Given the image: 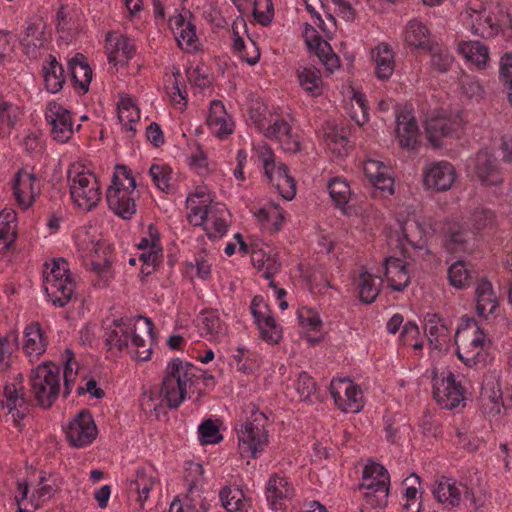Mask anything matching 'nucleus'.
Masks as SVG:
<instances>
[{
	"label": "nucleus",
	"mask_w": 512,
	"mask_h": 512,
	"mask_svg": "<svg viewBox=\"0 0 512 512\" xmlns=\"http://www.w3.org/2000/svg\"><path fill=\"white\" fill-rule=\"evenodd\" d=\"M153 322L150 318L115 321L107 332L106 344L110 350H126L133 359L147 361L152 355Z\"/></svg>",
	"instance_id": "nucleus-1"
},
{
	"label": "nucleus",
	"mask_w": 512,
	"mask_h": 512,
	"mask_svg": "<svg viewBox=\"0 0 512 512\" xmlns=\"http://www.w3.org/2000/svg\"><path fill=\"white\" fill-rule=\"evenodd\" d=\"M77 254L83 264L95 275L97 285L108 286L114 279L113 255L109 244L88 230H79L75 236Z\"/></svg>",
	"instance_id": "nucleus-2"
},
{
	"label": "nucleus",
	"mask_w": 512,
	"mask_h": 512,
	"mask_svg": "<svg viewBox=\"0 0 512 512\" xmlns=\"http://www.w3.org/2000/svg\"><path fill=\"white\" fill-rule=\"evenodd\" d=\"M201 377V370L195 365L180 358L170 360L167 363L160 390L166 405L171 409H177L193 392Z\"/></svg>",
	"instance_id": "nucleus-3"
},
{
	"label": "nucleus",
	"mask_w": 512,
	"mask_h": 512,
	"mask_svg": "<svg viewBox=\"0 0 512 512\" xmlns=\"http://www.w3.org/2000/svg\"><path fill=\"white\" fill-rule=\"evenodd\" d=\"M245 420L237 428L238 446L242 457L256 458L268 444L267 416L254 404L246 406Z\"/></svg>",
	"instance_id": "nucleus-4"
},
{
	"label": "nucleus",
	"mask_w": 512,
	"mask_h": 512,
	"mask_svg": "<svg viewBox=\"0 0 512 512\" xmlns=\"http://www.w3.org/2000/svg\"><path fill=\"white\" fill-rule=\"evenodd\" d=\"M136 181L131 171L124 166H119L114 173L112 184L106 192L109 208L123 219H131L136 213Z\"/></svg>",
	"instance_id": "nucleus-5"
},
{
	"label": "nucleus",
	"mask_w": 512,
	"mask_h": 512,
	"mask_svg": "<svg viewBox=\"0 0 512 512\" xmlns=\"http://www.w3.org/2000/svg\"><path fill=\"white\" fill-rule=\"evenodd\" d=\"M504 14L503 6L498 3L484 4L473 1L461 16L474 35L492 38L499 33L502 26H505Z\"/></svg>",
	"instance_id": "nucleus-6"
},
{
	"label": "nucleus",
	"mask_w": 512,
	"mask_h": 512,
	"mask_svg": "<svg viewBox=\"0 0 512 512\" xmlns=\"http://www.w3.org/2000/svg\"><path fill=\"white\" fill-rule=\"evenodd\" d=\"M69 192L74 204L83 211H91L101 198L102 191L97 177L79 164H73L67 173Z\"/></svg>",
	"instance_id": "nucleus-7"
},
{
	"label": "nucleus",
	"mask_w": 512,
	"mask_h": 512,
	"mask_svg": "<svg viewBox=\"0 0 512 512\" xmlns=\"http://www.w3.org/2000/svg\"><path fill=\"white\" fill-rule=\"evenodd\" d=\"M43 287L55 307H64L68 304L74 293L75 282L65 259L59 258L45 265Z\"/></svg>",
	"instance_id": "nucleus-8"
},
{
	"label": "nucleus",
	"mask_w": 512,
	"mask_h": 512,
	"mask_svg": "<svg viewBox=\"0 0 512 512\" xmlns=\"http://www.w3.org/2000/svg\"><path fill=\"white\" fill-rule=\"evenodd\" d=\"M458 358L468 367L484 360L487 337L472 318H463L455 334Z\"/></svg>",
	"instance_id": "nucleus-9"
},
{
	"label": "nucleus",
	"mask_w": 512,
	"mask_h": 512,
	"mask_svg": "<svg viewBox=\"0 0 512 512\" xmlns=\"http://www.w3.org/2000/svg\"><path fill=\"white\" fill-rule=\"evenodd\" d=\"M30 384L38 404L44 408L51 407L60 391V368L52 362L38 365L31 372Z\"/></svg>",
	"instance_id": "nucleus-10"
},
{
	"label": "nucleus",
	"mask_w": 512,
	"mask_h": 512,
	"mask_svg": "<svg viewBox=\"0 0 512 512\" xmlns=\"http://www.w3.org/2000/svg\"><path fill=\"white\" fill-rule=\"evenodd\" d=\"M362 489H365L366 502L373 507L385 506L390 490V475L379 463L369 461L363 469Z\"/></svg>",
	"instance_id": "nucleus-11"
},
{
	"label": "nucleus",
	"mask_w": 512,
	"mask_h": 512,
	"mask_svg": "<svg viewBox=\"0 0 512 512\" xmlns=\"http://www.w3.org/2000/svg\"><path fill=\"white\" fill-rule=\"evenodd\" d=\"M57 490V480L53 475H42L30 497H28V484L26 482H18L17 493L15 495L18 512H31L27 507L28 505L33 510L41 508L54 496Z\"/></svg>",
	"instance_id": "nucleus-12"
},
{
	"label": "nucleus",
	"mask_w": 512,
	"mask_h": 512,
	"mask_svg": "<svg viewBox=\"0 0 512 512\" xmlns=\"http://www.w3.org/2000/svg\"><path fill=\"white\" fill-rule=\"evenodd\" d=\"M433 396L445 409H454L464 403L465 390L450 370H433Z\"/></svg>",
	"instance_id": "nucleus-13"
},
{
	"label": "nucleus",
	"mask_w": 512,
	"mask_h": 512,
	"mask_svg": "<svg viewBox=\"0 0 512 512\" xmlns=\"http://www.w3.org/2000/svg\"><path fill=\"white\" fill-rule=\"evenodd\" d=\"M432 494L436 501L447 509L459 507L463 499L472 504L475 503V496L471 488L447 476H440L435 480Z\"/></svg>",
	"instance_id": "nucleus-14"
},
{
	"label": "nucleus",
	"mask_w": 512,
	"mask_h": 512,
	"mask_svg": "<svg viewBox=\"0 0 512 512\" xmlns=\"http://www.w3.org/2000/svg\"><path fill=\"white\" fill-rule=\"evenodd\" d=\"M45 119L52 138L59 143H67L80 129V125L75 126L71 111L56 101L47 103Z\"/></svg>",
	"instance_id": "nucleus-15"
},
{
	"label": "nucleus",
	"mask_w": 512,
	"mask_h": 512,
	"mask_svg": "<svg viewBox=\"0 0 512 512\" xmlns=\"http://www.w3.org/2000/svg\"><path fill=\"white\" fill-rule=\"evenodd\" d=\"M330 394L336 406L345 413H358L363 409L362 390L349 378L333 379Z\"/></svg>",
	"instance_id": "nucleus-16"
},
{
	"label": "nucleus",
	"mask_w": 512,
	"mask_h": 512,
	"mask_svg": "<svg viewBox=\"0 0 512 512\" xmlns=\"http://www.w3.org/2000/svg\"><path fill=\"white\" fill-rule=\"evenodd\" d=\"M260 338L269 344H278L282 339V328L274 319L262 296H255L250 306Z\"/></svg>",
	"instance_id": "nucleus-17"
},
{
	"label": "nucleus",
	"mask_w": 512,
	"mask_h": 512,
	"mask_svg": "<svg viewBox=\"0 0 512 512\" xmlns=\"http://www.w3.org/2000/svg\"><path fill=\"white\" fill-rule=\"evenodd\" d=\"M72 446L81 448L90 445L98 435L95 421L89 411L82 410L71 419L65 428Z\"/></svg>",
	"instance_id": "nucleus-18"
},
{
	"label": "nucleus",
	"mask_w": 512,
	"mask_h": 512,
	"mask_svg": "<svg viewBox=\"0 0 512 512\" xmlns=\"http://www.w3.org/2000/svg\"><path fill=\"white\" fill-rule=\"evenodd\" d=\"M469 173L473 174L481 183L498 185L502 182V172L496 157L488 150L479 151L467 166Z\"/></svg>",
	"instance_id": "nucleus-19"
},
{
	"label": "nucleus",
	"mask_w": 512,
	"mask_h": 512,
	"mask_svg": "<svg viewBox=\"0 0 512 512\" xmlns=\"http://www.w3.org/2000/svg\"><path fill=\"white\" fill-rule=\"evenodd\" d=\"M23 377L15 374L13 382H7L3 387L2 404L8 409L13 422L19 426L28 412V404L23 392Z\"/></svg>",
	"instance_id": "nucleus-20"
},
{
	"label": "nucleus",
	"mask_w": 512,
	"mask_h": 512,
	"mask_svg": "<svg viewBox=\"0 0 512 512\" xmlns=\"http://www.w3.org/2000/svg\"><path fill=\"white\" fill-rule=\"evenodd\" d=\"M462 116L457 113L453 116H435L427 119V138L434 148L441 146V139L452 136L463 127Z\"/></svg>",
	"instance_id": "nucleus-21"
},
{
	"label": "nucleus",
	"mask_w": 512,
	"mask_h": 512,
	"mask_svg": "<svg viewBox=\"0 0 512 512\" xmlns=\"http://www.w3.org/2000/svg\"><path fill=\"white\" fill-rule=\"evenodd\" d=\"M455 180V168L447 161L432 163L423 172V184L426 189L447 191L453 186Z\"/></svg>",
	"instance_id": "nucleus-22"
},
{
	"label": "nucleus",
	"mask_w": 512,
	"mask_h": 512,
	"mask_svg": "<svg viewBox=\"0 0 512 512\" xmlns=\"http://www.w3.org/2000/svg\"><path fill=\"white\" fill-rule=\"evenodd\" d=\"M262 133L266 138L277 141L285 152L296 153L300 150L298 136L284 119L271 117Z\"/></svg>",
	"instance_id": "nucleus-23"
},
{
	"label": "nucleus",
	"mask_w": 512,
	"mask_h": 512,
	"mask_svg": "<svg viewBox=\"0 0 512 512\" xmlns=\"http://www.w3.org/2000/svg\"><path fill=\"white\" fill-rule=\"evenodd\" d=\"M158 481V473L152 466L137 468L134 477L129 481L128 491L131 495H136L135 501L140 508H143Z\"/></svg>",
	"instance_id": "nucleus-24"
},
{
	"label": "nucleus",
	"mask_w": 512,
	"mask_h": 512,
	"mask_svg": "<svg viewBox=\"0 0 512 512\" xmlns=\"http://www.w3.org/2000/svg\"><path fill=\"white\" fill-rule=\"evenodd\" d=\"M13 189L16 201L23 209L29 208L34 203L40 191L35 174L27 168L17 172Z\"/></svg>",
	"instance_id": "nucleus-25"
},
{
	"label": "nucleus",
	"mask_w": 512,
	"mask_h": 512,
	"mask_svg": "<svg viewBox=\"0 0 512 512\" xmlns=\"http://www.w3.org/2000/svg\"><path fill=\"white\" fill-rule=\"evenodd\" d=\"M304 37L309 49L314 50L320 62L326 67L330 73L340 67L338 56L333 52L330 44L318 36L315 28L306 24Z\"/></svg>",
	"instance_id": "nucleus-26"
},
{
	"label": "nucleus",
	"mask_w": 512,
	"mask_h": 512,
	"mask_svg": "<svg viewBox=\"0 0 512 512\" xmlns=\"http://www.w3.org/2000/svg\"><path fill=\"white\" fill-rule=\"evenodd\" d=\"M403 239L412 247L416 258H425L430 254L426 243V229L415 217H408L401 225Z\"/></svg>",
	"instance_id": "nucleus-27"
},
{
	"label": "nucleus",
	"mask_w": 512,
	"mask_h": 512,
	"mask_svg": "<svg viewBox=\"0 0 512 512\" xmlns=\"http://www.w3.org/2000/svg\"><path fill=\"white\" fill-rule=\"evenodd\" d=\"M294 495V488L288 479L280 475H272L266 486V499L274 511H282L286 503Z\"/></svg>",
	"instance_id": "nucleus-28"
},
{
	"label": "nucleus",
	"mask_w": 512,
	"mask_h": 512,
	"mask_svg": "<svg viewBox=\"0 0 512 512\" xmlns=\"http://www.w3.org/2000/svg\"><path fill=\"white\" fill-rule=\"evenodd\" d=\"M48 346V336L39 322L29 323L23 332V351L31 362L38 360Z\"/></svg>",
	"instance_id": "nucleus-29"
},
{
	"label": "nucleus",
	"mask_w": 512,
	"mask_h": 512,
	"mask_svg": "<svg viewBox=\"0 0 512 512\" xmlns=\"http://www.w3.org/2000/svg\"><path fill=\"white\" fill-rule=\"evenodd\" d=\"M207 125L210 132L221 140L226 139L233 133L234 122L221 101L213 100L210 103Z\"/></svg>",
	"instance_id": "nucleus-30"
},
{
	"label": "nucleus",
	"mask_w": 512,
	"mask_h": 512,
	"mask_svg": "<svg viewBox=\"0 0 512 512\" xmlns=\"http://www.w3.org/2000/svg\"><path fill=\"white\" fill-rule=\"evenodd\" d=\"M108 60L114 65L124 64L132 58L135 47L131 39L118 32H109L106 36Z\"/></svg>",
	"instance_id": "nucleus-31"
},
{
	"label": "nucleus",
	"mask_w": 512,
	"mask_h": 512,
	"mask_svg": "<svg viewBox=\"0 0 512 512\" xmlns=\"http://www.w3.org/2000/svg\"><path fill=\"white\" fill-rule=\"evenodd\" d=\"M363 171L374 187L390 195L394 193V179L388 165L378 160L368 159L363 164Z\"/></svg>",
	"instance_id": "nucleus-32"
},
{
	"label": "nucleus",
	"mask_w": 512,
	"mask_h": 512,
	"mask_svg": "<svg viewBox=\"0 0 512 512\" xmlns=\"http://www.w3.org/2000/svg\"><path fill=\"white\" fill-rule=\"evenodd\" d=\"M187 219L192 225H202L208 210L215 204L206 188H197L187 200Z\"/></svg>",
	"instance_id": "nucleus-33"
},
{
	"label": "nucleus",
	"mask_w": 512,
	"mask_h": 512,
	"mask_svg": "<svg viewBox=\"0 0 512 512\" xmlns=\"http://www.w3.org/2000/svg\"><path fill=\"white\" fill-rule=\"evenodd\" d=\"M45 28L46 25L41 19L32 20L27 24L21 45L28 56H36L37 51L47 45L49 36Z\"/></svg>",
	"instance_id": "nucleus-34"
},
{
	"label": "nucleus",
	"mask_w": 512,
	"mask_h": 512,
	"mask_svg": "<svg viewBox=\"0 0 512 512\" xmlns=\"http://www.w3.org/2000/svg\"><path fill=\"white\" fill-rule=\"evenodd\" d=\"M169 24L175 33V38L181 49L187 52L196 51L198 48V38L195 27L186 22L182 14H177L169 19Z\"/></svg>",
	"instance_id": "nucleus-35"
},
{
	"label": "nucleus",
	"mask_w": 512,
	"mask_h": 512,
	"mask_svg": "<svg viewBox=\"0 0 512 512\" xmlns=\"http://www.w3.org/2000/svg\"><path fill=\"white\" fill-rule=\"evenodd\" d=\"M137 247L142 251L139 259L147 266H157L162 258V248L157 229L151 224L148 228V236L141 238Z\"/></svg>",
	"instance_id": "nucleus-36"
},
{
	"label": "nucleus",
	"mask_w": 512,
	"mask_h": 512,
	"mask_svg": "<svg viewBox=\"0 0 512 512\" xmlns=\"http://www.w3.org/2000/svg\"><path fill=\"white\" fill-rule=\"evenodd\" d=\"M229 212L224 204L215 203L210 210H208L201 226H203L209 238H221L228 228L227 219Z\"/></svg>",
	"instance_id": "nucleus-37"
},
{
	"label": "nucleus",
	"mask_w": 512,
	"mask_h": 512,
	"mask_svg": "<svg viewBox=\"0 0 512 512\" xmlns=\"http://www.w3.org/2000/svg\"><path fill=\"white\" fill-rule=\"evenodd\" d=\"M385 276L389 286L394 291H403L410 283V273L407 263L396 257H388L384 262Z\"/></svg>",
	"instance_id": "nucleus-38"
},
{
	"label": "nucleus",
	"mask_w": 512,
	"mask_h": 512,
	"mask_svg": "<svg viewBox=\"0 0 512 512\" xmlns=\"http://www.w3.org/2000/svg\"><path fill=\"white\" fill-rule=\"evenodd\" d=\"M265 175L285 200H292L294 198L296 195V183L294 178L289 175L288 168L284 163L278 162L271 173L265 172Z\"/></svg>",
	"instance_id": "nucleus-39"
},
{
	"label": "nucleus",
	"mask_w": 512,
	"mask_h": 512,
	"mask_svg": "<svg viewBox=\"0 0 512 512\" xmlns=\"http://www.w3.org/2000/svg\"><path fill=\"white\" fill-rule=\"evenodd\" d=\"M396 135L400 146L415 149L418 144L419 129L415 118L410 113H402L396 118Z\"/></svg>",
	"instance_id": "nucleus-40"
},
{
	"label": "nucleus",
	"mask_w": 512,
	"mask_h": 512,
	"mask_svg": "<svg viewBox=\"0 0 512 512\" xmlns=\"http://www.w3.org/2000/svg\"><path fill=\"white\" fill-rule=\"evenodd\" d=\"M239 26L245 27V22L243 19H237L234 21L232 29H233V50L239 55V57L248 63L249 65L256 64L260 59V51L257 47L256 43L249 39L248 42H245L244 39L239 35L238 28Z\"/></svg>",
	"instance_id": "nucleus-41"
},
{
	"label": "nucleus",
	"mask_w": 512,
	"mask_h": 512,
	"mask_svg": "<svg viewBox=\"0 0 512 512\" xmlns=\"http://www.w3.org/2000/svg\"><path fill=\"white\" fill-rule=\"evenodd\" d=\"M498 307V299L491 283L481 280L476 287V311L480 317L487 318Z\"/></svg>",
	"instance_id": "nucleus-42"
},
{
	"label": "nucleus",
	"mask_w": 512,
	"mask_h": 512,
	"mask_svg": "<svg viewBox=\"0 0 512 512\" xmlns=\"http://www.w3.org/2000/svg\"><path fill=\"white\" fill-rule=\"evenodd\" d=\"M300 87L310 96L319 97L323 93L324 83L319 69L313 66H302L297 69Z\"/></svg>",
	"instance_id": "nucleus-43"
},
{
	"label": "nucleus",
	"mask_w": 512,
	"mask_h": 512,
	"mask_svg": "<svg viewBox=\"0 0 512 512\" xmlns=\"http://www.w3.org/2000/svg\"><path fill=\"white\" fill-rule=\"evenodd\" d=\"M254 216L261 228L269 233L278 232L284 220L282 208L275 203H269L255 211Z\"/></svg>",
	"instance_id": "nucleus-44"
},
{
	"label": "nucleus",
	"mask_w": 512,
	"mask_h": 512,
	"mask_svg": "<svg viewBox=\"0 0 512 512\" xmlns=\"http://www.w3.org/2000/svg\"><path fill=\"white\" fill-rule=\"evenodd\" d=\"M219 497L227 512H247L250 507V499L238 487H223Z\"/></svg>",
	"instance_id": "nucleus-45"
},
{
	"label": "nucleus",
	"mask_w": 512,
	"mask_h": 512,
	"mask_svg": "<svg viewBox=\"0 0 512 512\" xmlns=\"http://www.w3.org/2000/svg\"><path fill=\"white\" fill-rule=\"evenodd\" d=\"M372 55L376 64V76L381 80L389 79L395 68L394 53L389 45L379 44L372 51Z\"/></svg>",
	"instance_id": "nucleus-46"
},
{
	"label": "nucleus",
	"mask_w": 512,
	"mask_h": 512,
	"mask_svg": "<svg viewBox=\"0 0 512 512\" xmlns=\"http://www.w3.org/2000/svg\"><path fill=\"white\" fill-rule=\"evenodd\" d=\"M382 280L380 277L362 270L357 279L359 297L366 304L373 303L381 290Z\"/></svg>",
	"instance_id": "nucleus-47"
},
{
	"label": "nucleus",
	"mask_w": 512,
	"mask_h": 512,
	"mask_svg": "<svg viewBox=\"0 0 512 512\" xmlns=\"http://www.w3.org/2000/svg\"><path fill=\"white\" fill-rule=\"evenodd\" d=\"M43 79L46 89L51 93L59 92L64 83V69L53 56H49L47 63L43 65Z\"/></svg>",
	"instance_id": "nucleus-48"
},
{
	"label": "nucleus",
	"mask_w": 512,
	"mask_h": 512,
	"mask_svg": "<svg viewBox=\"0 0 512 512\" xmlns=\"http://www.w3.org/2000/svg\"><path fill=\"white\" fill-rule=\"evenodd\" d=\"M326 186L335 206L339 209H344L353 195L349 182L343 177L336 176L329 179Z\"/></svg>",
	"instance_id": "nucleus-49"
},
{
	"label": "nucleus",
	"mask_w": 512,
	"mask_h": 512,
	"mask_svg": "<svg viewBox=\"0 0 512 512\" xmlns=\"http://www.w3.org/2000/svg\"><path fill=\"white\" fill-rule=\"evenodd\" d=\"M459 52L478 69L486 67L489 61V49L478 41H467L459 44Z\"/></svg>",
	"instance_id": "nucleus-50"
},
{
	"label": "nucleus",
	"mask_w": 512,
	"mask_h": 512,
	"mask_svg": "<svg viewBox=\"0 0 512 512\" xmlns=\"http://www.w3.org/2000/svg\"><path fill=\"white\" fill-rule=\"evenodd\" d=\"M200 331L208 340L215 341L225 337L228 329L216 311H207L203 314Z\"/></svg>",
	"instance_id": "nucleus-51"
},
{
	"label": "nucleus",
	"mask_w": 512,
	"mask_h": 512,
	"mask_svg": "<svg viewBox=\"0 0 512 512\" xmlns=\"http://www.w3.org/2000/svg\"><path fill=\"white\" fill-rule=\"evenodd\" d=\"M118 119L123 128L132 133L140 120V111L131 97H122L118 103Z\"/></svg>",
	"instance_id": "nucleus-52"
},
{
	"label": "nucleus",
	"mask_w": 512,
	"mask_h": 512,
	"mask_svg": "<svg viewBox=\"0 0 512 512\" xmlns=\"http://www.w3.org/2000/svg\"><path fill=\"white\" fill-rule=\"evenodd\" d=\"M69 70L75 84L85 93L92 80V69L82 54H77L69 61Z\"/></svg>",
	"instance_id": "nucleus-53"
},
{
	"label": "nucleus",
	"mask_w": 512,
	"mask_h": 512,
	"mask_svg": "<svg viewBox=\"0 0 512 512\" xmlns=\"http://www.w3.org/2000/svg\"><path fill=\"white\" fill-rule=\"evenodd\" d=\"M430 32L427 27L417 21L412 20L406 26L404 32L405 42L414 48L428 49L430 48Z\"/></svg>",
	"instance_id": "nucleus-54"
},
{
	"label": "nucleus",
	"mask_w": 512,
	"mask_h": 512,
	"mask_svg": "<svg viewBox=\"0 0 512 512\" xmlns=\"http://www.w3.org/2000/svg\"><path fill=\"white\" fill-rule=\"evenodd\" d=\"M481 401L485 411L489 414H499L503 406L502 392L495 381H488L481 389Z\"/></svg>",
	"instance_id": "nucleus-55"
},
{
	"label": "nucleus",
	"mask_w": 512,
	"mask_h": 512,
	"mask_svg": "<svg viewBox=\"0 0 512 512\" xmlns=\"http://www.w3.org/2000/svg\"><path fill=\"white\" fill-rule=\"evenodd\" d=\"M425 332L433 349H440L447 337V329L436 314H427L425 317Z\"/></svg>",
	"instance_id": "nucleus-56"
},
{
	"label": "nucleus",
	"mask_w": 512,
	"mask_h": 512,
	"mask_svg": "<svg viewBox=\"0 0 512 512\" xmlns=\"http://www.w3.org/2000/svg\"><path fill=\"white\" fill-rule=\"evenodd\" d=\"M470 240V233L461 225H453L445 238V247L448 252L456 254L467 250V244Z\"/></svg>",
	"instance_id": "nucleus-57"
},
{
	"label": "nucleus",
	"mask_w": 512,
	"mask_h": 512,
	"mask_svg": "<svg viewBox=\"0 0 512 512\" xmlns=\"http://www.w3.org/2000/svg\"><path fill=\"white\" fill-rule=\"evenodd\" d=\"M349 114L352 120L362 126L368 121V105L365 94L353 87L350 88Z\"/></svg>",
	"instance_id": "nucleus-58"
},
{
	"label": "nucleus",
	"mask_w": 512,
	"mask_h": 512,
	"mask_svg": "<svg viewBox=\"0 0 512 512\" xmlns=\"http://www.w3.org/2000/svg\"><path fill=\"white\" fill-rule=\"evenodd\" d=\"M16 213L5 209L0 212V241L5 247L10 246L16 239Z\"/></svg>",
	"instance_id": "nucleus-59"
},
{
	"label": "nucleus",
	"mask_w": 512,
	"mask_h": 512,
	"mask_svg": "<svg viewBox=\"0 0 512 512\" xmlns=\"http://www.w3.org/2000/svg\"><path fill=\"white\" fill-rule=\"evenodd\" d=\"M20 115L21 111L18 106L0 100V134L9 133L17 123Z\"/></svg>",
	"instance_id": "nucleus-60"
},
{
	"label": "nucleus",
	"mask_w": 512,
	"mask_h": 512,
	"mask_svg": "<svg viewBox=\"0 0 512 512\" xmlns=\"http://www.w3.org/2000/svg\"><path fill=\"white\" fill-rule=\"evenodd\" d=\"M149 174L154 185L163 192H169L171 188L172 169L169 165L156 163L149 168Z\"/></svg>",
	"instance_id": "nucleus-61"
},
{
	"label": "nucleus",
	"mask_w": 512,
	"mask_h": 512,
	"mask_svg": "<svg viewBox=\"0 0 512 512\" xmlns=\"http://www.w3.org/2000/svg\"><path fill=\"white\" fill-rule=\"evenodd\" d=\"M179 77H181L180 71L178 69L173 71L172 76L167 80L166 89L172 104L182 109L186 106L187 99L185 89L180 85Z\"/></svg>",
	"instance_id": "nucleus-62"
},
{
	"label": "nucleus",
	"mask_w": 512,
	"mask_h": 512,
	"mask_svg": "<svg viewBox=\"0 0 512 512\" xmlns=\"http://www.w3.org/2000/svg\"><path fill=\"white\" fill-rule=\"evenodd\" d=\"M79 365L75 360L71 350L65 351V363L63 369L64 395L70 394L72 385L75 383L78 375Z\"/></svg>",
	"instance_id": "nucleus-63"
},
{
	"label": "nucleus",
	"mask_w": 512,
	"mask_h": 512,
	"mask_svg": "<svg viewBox=\"0 0 512 512\" xmlns=\"http://www.w3.org/2000/svg\"><path fill=\"white\" fill-rule=\"evenodd\" d=\"M211 262L206 255H198L194 261L188 262L186 265V271L192 278H198L201 280L209 279L211 275Z\"/></svg>",
	"instance_id": "nucleus-64"
}]
</instances>
